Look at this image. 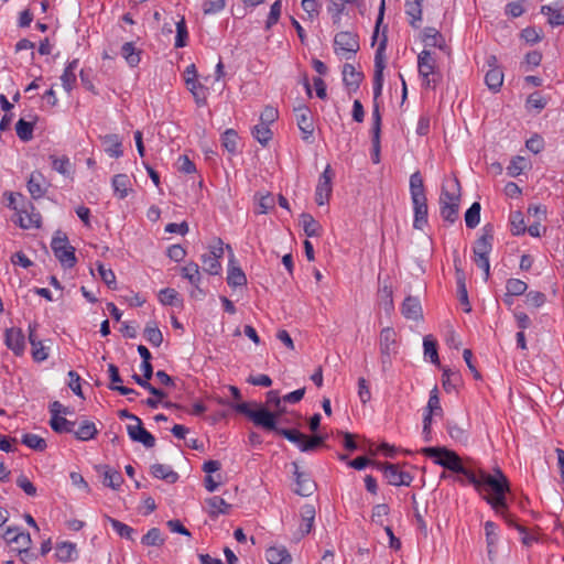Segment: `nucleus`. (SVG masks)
Instances as JSON below:
<instances>
[{"mask_svg":"<svg viewBox=\"0 0 564 564\" xmlns=\"http://www.w3.org/2000/svg\"><path fill=\"white\" fill-rule=\"evenodd\" d=\"M467 481L495 511L507 507L506 495L510 491V482L500 468H495L492 474L473 468Z\"/></svg>","mask_w":564,"mask_h":564,"instance_id":"f257e3e1","label":"nucleus"},{"mask_svg":"<svg viewBox=\"0 0 564 564\" xmlns=\"http://www.w3.org/2000/svg\"><path fill=\"white\" fill-rule=\"evenodd\" d=\"M231 408L238 413L248 416L257 426H260L268 431H273L282 435L288 441L296 444L301 449V445L302 442H304L305 434L301 433L297 430L278 427L276 415L271 413L264 406L259 405L257 410H252L249 403L241 402L237 404H231Z\"/></svg>","mask_w":564,"mask_h":564,"instance_id":"f03ea898","label":"nucleus"},{"mask_svg":"<svg viewBox=\"0 0 564 564\" xmlns=\"http://www.w3.org/2000/svg\"><path fill=\"white\" fill-rule=\"evenodd\" d=\"M422 454L434 458V463L448 469L453 473L463 475L468 479V475L473 468L463 464L462 458L454 452L446 447H424L421 449Z\"/></svg>","mask_w":564,"mask_h":564,"instance_id":"7ed1b4c3","label":"nucleus"},{"mask_svg":"<svg viewBox=\"0 0 564 564\" xmlns=\"http://www.w3.org/2000/svg\"><path fill=\"white\" fill-rule=\"evenodd\" d=\"M460 185L457 178L443 184L440 195L441 216L445 221L455 223L458 218Z\"/></svg>","mask_w":564,"mask_h":564,"instance_id":"20e7f679","label":"nucleus"},{"mask_svg":"<svg viewBox=\"0 0 564 564\" xmlns=\"http://www.w3.org/2000/svg\"><path fill=\"white\" fill-rule=\"evenodd\" d=\"M51 248L64 268H73L76 264L75 248L69 245L66 234L57 230L52 239Z\"/></svg>","mask_w":564,"mask_h":564,"instance_id":"39448f33","label":"nucleus"},{"mask_svg":"<svg viewBox=\"0 0 564 564\" xmlns=\"http://www.w3.org/2000/svg\"><path fill=\"white\" fill-rule=\"evenodd\" d=\"M388 37H387V25H384L382 31V37L379 42L378 48L375 55V76H373V98L375 100L381 95L382 86H383V69L386 67L384 63V51L387 48Z\"/></svg>","mask_w":564,"mask_h":564,"instance_id":"423d86ee","label":"nucleus"},{"mask_svg":"<svg viewBox=\"0 0 564 564\" xmlns=\"http://www.w3.org/2000/svg\"><path fill=\"white\" fill-rule=\"evenodd\" d=\"M373 466L382 471L388 484L391 486H410L413 481V476L400 469L398 464L388 462H375Z\"/></svg>","mask_w":564,"mask_h":564,"instance_id":"0eeeda50","label":"nucleus"},{"mask_svg":"<svg viewBox=\"0 0 564 564\" xmlns=\"http://www.w3.org/2000/svg\"><path fill=\"white\" fill-rule=\"evenodd\" d=\"M224 256V243L221 239H216L214 245L209 247L208 252L204 253L200 258L203 262V270L209 274H218L221 270L219 259Z\"/></svg>","mask_w":564,"mask_h":564,"instance_id":"6e6552de","label":"nucleus"},{"mask_svg":"<svg viewBox=\"0 0 564 564\" xmlns=\"http://www.w3.org/2000/svg\"><path fill=\"white\" fill-rule=\"evenodd\" d=\"M334 46L336 53L347 54L346 58L349 59L360 48L359 37L356 33L341 31L335 35Z\"/></svg>","mask_w":564,"mask_h":564,"instance_id":"1a4fd4ad","label":"nucleus"},{"mask_svg":"<svg viewBox=\"0 0 564 564\" xmlns=\"http://www.w3.org/2000/svg\"><path fill=\"white\" fill-rule=\"evenodd\" d=\"M334 175L335 173L332 170V166L327 164L324 172L321 174L318 183L316 185L315 200L317 205L322 206L328 203L333 191L332 181Z\"/></svg>","mask_w":564,"mask_h":564,"instance_id":"9d476101","label":"nucleus"},{"mask_svg":"<svg viewBox=\"0 0 564 564\" xmlns=\"http://www.w3.org/2000/svg\"><path fill=\"white\" fill-rule=\"evenodd\" d=\"M18 224L23 229L40 228L42 216L31 202H26L17 213Z\"/></svg>","mask_w":564,"mask_h":564,"instance_id":"9b49d317","label":"nucleus"},{"mask_svg":"<svg viewBox=\"0 0 564 564\" xmlns=\"http://www.w3.org/2000/svg\"><path fill=\"white\" fill-rule=\"evenodd\" d=\"M436 62L430 51H422L417 56L419 74L423 77L424 84L427 87H435L437 82L435 78H430L435 73Z\"/></svg>","mask_w":564,"mask_h":564,"instance_id":"f8f14e48","label":"nucleus"},{"mask_svg":"<svg viewBox=\"0 0 564 564\" xmlns=\"http://www.w3.org/2000/svg\"><path fill=\"white\" fill-rule=\"evenodd\" d=\"M497 63L498 59L495 55H489L486 58V65L489 69L486 73L485 83L494 93H498L503 84V73Z\"/></svg>","mask_w":564,"mask_h":564,"instance_id":"ddd939ff","label":"nucleus"},{"mask_svg":"<svg viewBox=\"0 0 564 564\" xmlns=\"http://www.w3.org/2000/svg\"><path fill=\"white\" fill-rule=\"evenodd\" d=\"M127 432L133 442L141 443L147 448L155 445L154 436L143 427L141 420H138L134 425H128Z\"/></svg>","mask_w":564,"mask_h":564,"instance_id":"4468645a","label":"nucleus"},{"mask_svg":"<svg viewBox=\"0 0 564 564\" xmlns=\"http://www.w3.org/2000/svg\"><path fill=\"white\" fill-rule=\"evenodd\" d=\"M296 123L301 132L303 133V139L307 141L314 132L313 119L311 116V110L306 106H299L294 109Z\"/></svg>","mask_w":564,"mask_h":564,"instance_id":"2eb2a0df","label":"nucleus"},{"mask_svg":"<svg viewBox=\"0 0 564 564\" xmlns=\"http://www.w3.org/2000/svg\"><path fill=\"white\" fill-rule=\"evenodd\" d=\"M294 467L296 488L295 492L302 497H308L313 495L316 489V484L311 476L304 471H300L296 463L292 464Z\"/></svg>","mask_w":564,"mask_h":564,"instance_id":"dca6fc26","label":"nucleus"},{"mask_svg":"<svg viewBox=\"0 0 564 564\" xmlns=\"http://www.w3.org/2000/svg\"><path fill=\"white\" fill-rule=\"evenodd\" d=\"M413 209H414V220L413 227L415 229H423V227L427 224V199L426 196L411 197Z\"/></svg>","mask_w":564,"mask_h":564,"instance_id":"f3484780","label":"nucleus"},{"mask_svg":"<svg viewBox=\"0 0 564 564\" xmlns=\"http://www.w3.org/2000/svg\"><path fill=\"white\" fill-rule=\"evenodd\" d=\"M39 324L36 322L31 323L29 325V341L32 346V357L35 361H44L47 359L48 354L46 351V347L42 344L35 334Z\"/></svg>","mask_w":564,"mask_h":564,"instance_id":"a211bd4d","label":"nucleus"},{"mask_svg":"<svg viewBox=\"0 0 564 564\" xmlns=\"http://www.w3.org/2000/svg\"><path fill=\"white\" fill-rule=\"evenodd\" d=\"M6 345L17 356L22 355L24 351V334L20 328H9L6 330Z\"/></svg>","mask_w":564,"mask_h":564,"instance_id":"6ab92c4d","label":"nucleus"},{"mask_svg":"<svg viewBox=\"0 0 564 564\" xmlns=\"http://www.w3.org/2000/svg\"><path fill=\"white\" fill-rule=\"evenodd\" d=\"M44 176L40 171L31 173L26 186L32 198L39 199L45 195L46 187L44 186Z\"/></svg>","mask_w":564,"mask_h":564,"instance_id":"aec40b11","label":"nucleus"},{"mask_svg":"<svg viewBox=\"0 0 564 564\" xmlns=\"http://www.w3.org/2000/svg\"><path fill=\"white\" fill-rule=\"evenodd\" d=\"M111 185L115 196L119 199H124L132 192V183L127 174H116L112 177Z\"/></svg>","mask_w":564,"mask_h":564,"instance_id":"412c9836","label":"nucleus"},{"mask_svg":"<svg viewBox=\"0 0 564 564\" xmlns=\"http://www.w3.org/2000/svg\"><path fill=\"white\" fill-rule=\"evenodd\" d=\"M492 241H494L492 227L490 225H486L482 228V235L475 242L473 252L474 253L480 252L482 254H489L492 249Z\"/></svg>","mask_w":564,"mask_h":564,"instance_id":"4be33fe9","label":"nucleus"},{"mask_svg":"<svg viewBox=\"0 0 564 564\" xmlns=\"http://www.w3.org/2000/svg\"><path fill=\"white\" fill-rule=\"evenodd\" d=\"M102 145L105 147V152L111 158H120L123 154L122 151V140L118 134H106L101 137Z\"/></svg>","mask_w":564,"mask_h":564,"instance_id":"5701e85b","label":"nucleus"},{"mask_svg":"<svg viewBox=\"0 0 564 564\" xmlns=\"http://www.w3.org/2000/svg\"><path fill=\"white\" fill-rule=\"evenodd\" d=\"M265 558L270 564H290L292 555L285 546H271L265 551Z\"/></svg>","mask_w":564,"mask_h":564,"instance_id":"b1692460","label":"nucleus"},{"mask_svg":"<svg viewBox=\"0 0 564 564\" xmlns=\"http://www.w3.org/2000/svg\"><path fill=\"white\" fill-rule=\"evenodd\" d=\"M108 372H109V378H110V381H111V384L109 386L110 390L117 391L121 395L139 394L132 388H128V387H124V386L117 384V383H121L122 379H121V377L119 375V369H118V367L116 365H113V364L108 365Z\"/></svg>","mask_w":564,"mask_h":564,"instance_id":"393cba45","label":"nucleus"},{"mask_svg":"<svg viewBox=\"0 0 564 564\" xmlns=\"http://www.w3.org/2000/svg\"><path fill=\"white\" fill-rule=\"evenodd\" d=\"M397 332L392 327H386L380 332L379 348L398 354Z\"/></svg>","mask_w":564,"mask_h":564,"instance_id":"a878e982","label":"nucleus"},{"mask_svg":"<svg viewBox=\"0 0 564 564\" xmlns=\"http://www.w3.org/2000/svg\"><path fill=\"white\" fill-rule=\"evenodd\" d=\"M401 311L405 318L414 321L422 318V306L416 297L408 296L402 303Z\"/></svg>","mask_w":564,"mask_h":564,"instance_id":"bb28decb","label":"nucleus"},{"mask_svg":"<svg viewBox=\"0 0 564 564\" xmlns=\"http://www.w3.org/2000/svg\"><path fill=\"white\" fill-rule=\"evenodd\" d=\"M235 257L231 254L230 264L228 268L227 283L232 288L242 286L247 284V278L240 267L235 265Z\"/></svg>","mask_w":564,"mask_h":564,"instance_id":"cd10ccee","label":"nucleus"},{"mask_svg":"<svg viewBox=\"0 0 564 564\" xmlns=\"http://www.w3.org/2000/svg\"><path fill=\"white\" fill-rule=\"evenodd\" d=\"M181 272L183 278L187 279L189 283L193 286H195L202 295H205V292L199 288L202 275L197 263L188 262L186 265L182 268Z\"/></svg>","mask_w":564,"mask_h":564,"instance_id":"c85d7f7f","label":"nucleus"},{"mask_svg":"<svg viewBox=\"0 0 564 564\" xmlns=\"http://www.w3.org/2000/svg\"><path fill=\"white\" fill-rule=\"evenodd\" d=\"M205 503L208 507V513L212 518H217L219 514H226L230 509V505L218 496L207 498Z\"/></svg>","mask_w":564,"mask_h":564,"instance_id":"c756f323","label":"nucleus"},{"mask_svg":"<svg viewBox=\"0 0 564 564\" xmlns=\"http://www.w3.org/2000/svg\"><path fill=\"white\" fill-rule=\"evenodd\" d=\"M301 518L302 523L300 525L301 535L304 536L305 534H308L314 524L315 519V508L313 505H304L301 508Z\"/></svg>","mask_w":564,"mask_h":564,"instance_id":"7c9ffc66","label":"nucleus"},{"mask_svg":"<svg viewBox=\"0 0 564 564\" xmlns=\"http://www.w3.org/2000/svg\"><path fill=\"white\" fill-rule=\"evenodd\" d=\"M300 223L307 237H318L322 235V226L311 214H301Z\"/></svg>","mask_w":564,"mask_h":564,"instance_id":"2f4dec72","label":"nucleus"},{"mask_svg":"<svg viewBox=\"0 0 564 564\" xmlns=\"http://www.w3.org/2000/svg\"><path fill=\"white\" fill-rule=\"evenodd\" d=\"M422 2L423 0H405V13L411 18L409 23L415 29L422 20Z\"/></svg>","mask_w":564,"mask_h":564,"instance_id":"473e14b6","label":"nucleus"},{"mask_svg":"<svg viewBox=\"0 0 564 564\" xmlns=\"http://www.w3.org/2000/svg\"><path fill=\"white\" fill-rule=\"evenodd\" d=\"M362 79V74L357 72L355 66L346 63L343 67V80L344 84L356 90L359 87V84Z\"/></svg>","mask_w":564,"mask_h":564,"instance_id":"72a5a7b5","label":"nucleus"},{"mask_svg":"<svg viewBox=\"0 0 564 564\" xmlns=\"http://www.w3.org/2000/svg\"><path fill=\"white\" fill-rule=\"evenodd\" d=\"M187 89L192 93L198 106L206 105L207 89L194 77H186Z\"/></svg>","mask_w":564,"mask_h":564,"instance_id":"f704fd0d","label":"nucleus"},{"mask_svg":"<svg viewBox=\"0 0 564 564\" xmlns=\"http://www.w3.org/2000/svg\"><path fill=\"white\" fill-rule=\"evenodd\" d=\"M78 66V59H73L72 62H69L67 64V66L65 67L62 76H61V80H62V85L64 87V89L66 91H70L75 84H76V74H75V70Z\"/></svg>","mask_w":564,"mask_h":564,"instance_id":"c9c22d12","label":"nucleus"},{"mask_svg":"<svg viewBox=\"0 0 564 564\" xmlns=\"http://www.w3.org/2000/svg\"><path fill=\"white\" fill-rule=\"evenodd\" d=\"M151 474L159 479H164L170 484H174L178 479V475L170 466L163 464H154L151 466Z\"/></svg>","mask_w":564,"mask_h":564,"instance_id":"e433bc0d","label":"nucleus"},{"mask_svg":"<svg viewBox=\"0 0 564 564\" xmlns=\"http://www.w3.org/2000/svg\"><path fill=\"white\" fill-rule=\"evenodd\" d=\"M497 524L492 521H487L485 523V533L488 549V556L490 561H494L495 557V545L498 541L497 535Z\"/></svg>","mask_w":564,"mask_h":564,"instance_id":"4c0bfd02","label":"nucleus"},{"mask_svg":"<svg viewBox=\"0 0 564 564\" xmlns=\"http://www.w3.org/2000/svg\"><path fill=\"white\" fill-rule=\"evenodd\" d=\"M423 348L425 358H429L432 364L440 366L437 343L432 335H426L423 338Z\"/></svg>","mask_w":564,"mask_h":564,"instance_id":"58836bf2","label":"nucleus"},{"mask_svg":"<svg viewBox=\"0 0 564 564\" xmlns=\"http://www.w3.org/2000/svg\"><path fill=\"white\" fill-rule=\"evenodd\" d=\"M76 554V544L72 542H59L55 547V555L62 562L74 560Z\"/></svg>","mask_w":564,"mask_h":564,"instance_id":"ea45409f","label":"nucleus"},{"mask_svg":"<svg viewBox=\"0 0 564 564\" xmlns=\"http://www.w3.org/2000/svg\"><path fill=\"white\" fill-rule=\"evenodd\" d=\"M50 425L56 433H74L75 422L68 421L64 416H51Z\"/></svg>","mask_w":564,"mask_h":564,"instance_id":"a19ab883","label":"nucleus"},{"mask_svg":"<svg viewBox=\"0 0 564 564\" xmlns=\"http://www.w3.org/2000/svg\"><path fill=\"white\" fill-rule=\"evenodd\" d=\"M98 431L95 423L84 421L77 431H74L75 437L79 441H89L96 437Z\"/></svg>","mask_w":564,"mask_h":564,"instance_id":"79ce46f5","label":"nucleus"},{"mask_svg":"<svg viewBox=\"0 0 564 564\" xmlns=\"http://www.w3.org/2000/svg\"><path fill=\"white\" fill-rule=\"evenodd\" d=\"M123 481L122 475L108 466H105L102 484L112 489H118Z\"/></svg>","mask_w":564,"mask_h":564,"instance_id":"37998d69","label":"nucleus"},{"mask_svg":"<svg viewBox=\"0 0 564 564\" xmlns=\"http://www.w3.org/2000/svg\"><path fill=\"white\" fill-rule=\"evenodd\" d=\"M34 123L20 119L15 124V131L19 139L28 142L33 138Z\"/></svg>","mask_w":564,"mask_h":564,"instance_id":"c03bdc74","label":"nucleus"},{"mask_svg":"<svg viewBox=\"0 0 564 564\" xmlns=\"http://www.w3.org/2000/svg\"><path fill=\"white\" fill-rule=\"evenodd\" d=\"M106 520L111 524V527L113 528V530L121 536V538H124L127 540H130V541H133V533H134V530L122 523L121 521L117 520V519H113L109 516H106L105 517Z\"/></svg>","mask_w":564,"mask_h":564,"instance_id":"a18cd8bd","label":"nucleus"},{"mask_svg":"<svg viewBox=\"0 0 564 564\" xmlns=\"http://www.w3.org/2000/svg\"><path fill=\"white\" fill-rule=\"evenodd\" d=\"M121 55L131 67H134L140 63V52L135 50L131 42H127L122 45Z\"/></svg>","mask_w":564,"mask_h":564,"instance_id":"49530a36","label":"nucleus"},{"mask_svg":"<svg viewBox=\"0 0 564 564\" xmlns=\"http://www.w3.org/2000/svg\"><path fill=\"white\" fill-rule=\"evenodd\" d=\"M252 135L261 145L265 147L272 139V131L269 126L258 123L252 129Z\"/></svg>","mask_w":564,"mask_h":564,"instance_id":"de8ad7c7","label":"nucleus"},{"mask_svg":"<svg viewBox=\"0 0 564 564\" xmlns=\"http://www.w3.org/2000/svg\"><path fill=\"white\" fill-rule=\"evenodd\" d=\"M22 443L37 452H44L47 447L46 441L43 437L31 433H26L22 436Z\"/></svg>","mask_w":564,"mask_h":564,"instance_id":"09e8293b","label":"nucleus"},{"mask_svg":"<svg viewBox=\"0 0 564 564\" xmlns=\"http://www.w3.org/2000/svg\"><path fill=\"white\" fill-rule=\"evenodd\" d=\"M145 339L154 347L161 346L163 343V335L155 323L148 324L144 328Z\"/></svg>","mask_w":564,"mask_h":564,"instance_id":"8fccbe9b","label":"nucleus"},{"mask_svg":"<svg viewBox=\"0 0 564 564\" xmlns=\"http://www.w3.org/2000/svg\"><path fill=\"white\" fill-rule=\"evenodd\" d=\"M52 161V167L62 175L68 176L72 173V163L65 155L57 158L54 155L50 156Z\"/></svg>","mask_w":564,"mask_h":564,"instance_id":"3c124183","label":"nucleus"},{"mask_svg":"<svg viewBox=\"0 0 564 564\" xmlns=\"http://www.w3.org/2000/svg\"><path fill=\"white\" fill-rule=\"evenodd\" d=\"M410 194L411 197L426 196L423 177L419 171L410 176Z\"/></svg>","mask_w":564,"mask_h":564,"instance_id":"603ef678","label":"nucleus"},{"mask_svg":"<svg viewBox=\"0 0 564 564\" xmlns=\"http://www.w3.org/2000/svg\"><path fill=\"white\" fill-rule=\"evenodd\" d=\"M9 543H15L21 545V549L19 550V555H28L32 544V539L30 533L20 532L14 534L13 538H9Z\"/></svg>","mask_w":564,"mask_h":564,"instance_id":"864d4df0","label":"nucleus"},{"mask_svg":"<svg viewBox=\"0 0 564 564\" xmlns=\"http://www.w3.org/2000/svg\"><path fill=\"white\" fill-rule=\"evenodd\" d=\"M541 12L549 17L547 22L552 26L564 25V14L551 6H542Z\"/></svg>","mask_w":564,"mask_h":564,"instance_id":"5fc2aeb1","label":"nucleus"},{"mask_svg":"<svg viewBox=\"0 0 564 564\" xmlns=\"http://www.w3.org/2000/svg\"><path fill=\"white\" fill-rule=\"evenodd\" d=\"M141 543L145 546H161L164 543L159 528H152L142 536Z\"/></svg>","mask_w":564,"mask_h":564,"instance_id":"6e6d98bb","label":"nucleus"},{"mask_svg":"<svg viewBox=\"0 0 564 564\" xmlns=\"http://www.w3.org/2000/svg\"><path fill=\"white\" fill-rule=\"evenodd\" d=\"M480 204L478 202L473 203V205L467 209L465 214V223L468 228H475L478 226L480 221Z\"/></svg>","mask_w":564,"mask_h":564,"instance_id":"4d7b16f0","label":"nucleus"},{"mask_svg":"<svg viewBox=\"0 0 564 564\" xmlns=\"http://www.w3.org/2000/svg\"><path fill=\"white\" fill-rule=\"evenodd\" d=\"M510 225L512 235L514 236L523 235L527 231V225L524 223V217L521 212L511 213Z\"/></svg>","mask_w":564,"mask_h":564,"instance_id":"13d9d810","label":"nucleus"},{"mask_svg":"<svg viewBox=\"0 0 564 564\" xmlns=\"http://www.w3.org/2000/svg\"><path fill=\"white\" fill-rule=\"evenodd\" d=\"M442 34L435 28H425L423 31V42L426 46L442 47Z\"/></svg>","mask_w":564,"mask_h":564,"instance_id":"bf43d9fd","label":"nucleus"},{"mask_svg":"<svg viewBox=\"0 0 564 564\" xmlns=\"http://www.w3.org/2000/svg\"><path fill=\"white\" fill-rule=\"evenodd\" d=\"M275 207V198L271 193L260 195L256 213L267 214Z\"/></svg>","mask_w":564,"mask_h":564,"instance_id":"052dcab7","label":"nucleus"},{"mask_svg":"<svg viewBox=\"0 0 564 564\" xmlns=\"http://www.w3.org/2000/svg\"><path fill=\"white\" fill-rule=\"evenodd\" d=\"M223 147L229 153H236L238 144V134L234 129H228L221 137Z\"/></svg>","mask_w":564,"mask_h":564,"instance_id":"680f3d73","label":"nucleus"},{"mask_svg":"<svg viewBox=\"0 0 564 564\" xmlns=\"http://www.w3.org/2000/svg\"><path fill=\"white\" fill-rule=\"evenodd\" d=\"M97 270L99 272L101 280L105 282V284L109 289L116 290L117 281H116V275H115L113 271L111 269L105 268V265L102 263H97Z\"/></svg>","mask_w":564,"mask_h":564,"instance_id":"e2e57ef3","label":"nucleus"},{"mask_svg":"<svg viewBox=\"0 0 564 564\" xmlns=\"http://www.w3.org/2000/svg\"><path fill=\"white\" fill-rule=\"evenodd\" d=\"M527 289H528V284L520 279L511 278V279L507 280V282H506V290H507V292H509L512 295H517V296L522 295L525 293Z\"/></svg>","mask_w":564,"mask_h":564,"instance_id":"0e129e2a","label":"nucleus"},{"mask_svg":"<svg viewBox=\"0 0 564 564\" xmlns=\"http://www.w3.org/2000/svg\"><path fill=\"white\" fill-rule=\"evenodd\" d=\"M188 37V32L186 28L185 19L182 18L180 21L176 22V37H175V47H184L186 46V41Z\"/></svg>","mask_w":564,"mask_h":564,"instance_id":"69168bd1","label":"nucleus"},{"mask_svg":"<svg viewBox=\"0 0 564 564\" xmlns=\"http://www.w3.org/2000/svg\"><path fill=\"white\" fill-rule=\"evenodd\" d=\"M527 166V160L523 156H514L507 167V173L511 177H516L522 173Z\"/></svg>","mask_w":564,"mask_h":564,"instance_id":"338daca9","label":"nucleus"},{"mask_svg":"<svg viewBox=\"0 0 564 564\" xmlns=\"http://www.w3.org/2000/svg\"><path fill=\"white\" fill-rule=\"evenodd\" d=\"M319 0H302L301 7L307 13L310 20H314L319 14Z\"/></svg>","mask_w":564,"mask_h":564,"instance_id":"774afa93","label":"nucleus"}]
</instances>
